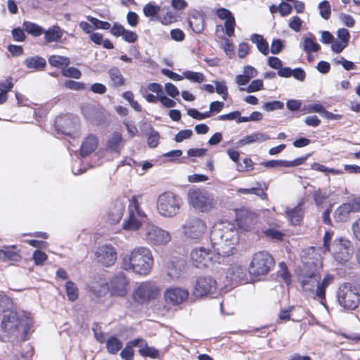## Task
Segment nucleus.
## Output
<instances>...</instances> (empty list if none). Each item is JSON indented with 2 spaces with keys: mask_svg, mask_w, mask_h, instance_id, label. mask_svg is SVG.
Returning a JSON list of instances; mask_svg holds the SVG:
<instances>
[{
  "mask_svg": "<svg viewBox=\"0 0 360 360\" xmlns=\"http://www.w3.org/2000/svg\"><path fill=\"white\" fill-rule=\"evenodd\" d=\"M278 12L280 15L283 17L287 16L291 13L292 7L288 2L282 1L278 5Z\"/></svg>",
  "mask_w": 360,
  "mask_h": 360,
  "instance_id": "nucleus-63",
  "label": "nucleus"
},
{
  "mask_svg": "<svg viewBox=\"0 0 360 360\" xmlns=\"http://www.w3.org/2000/svg\"><path fill=\"white\" fill-rule=\"evenodd\" d=\"M181 230L187 240L198 241L206 233L207 224L200 217H190L181 225Z\"/></svg>",
  "mask_w": 360,
  "mask_h": 360,
  "instance_id": "nucleus-8",
  "label": "nucleus"
},
{
  "mask_svg": "<svg viewBox=\"0 0 360 360\" xmlns=\"http://www.w3.org/2000/svg\"><path fill=\"white\" fill-rule=\"evenodd\" d=\"M117 251L115 248L108 244L99 245L96 252V261L104 266H112L117 259Z\"/></svg>",
  "mask_w": 360,
  "mask_h": 360,
  "instance_id": "nucleus-16",
  "label": "nucleus"
},
{
  "mask_svg": "<svg viewBox=\"0 0 360 360\" xmlns=\"http://www.w3.org/2000/svg\"><path fill=\"white\" fill-rule=\"evenodd\" d=\"M86 18L91 24H93V25L94 26V28L96 30L101 29L107 30H109L111 27L110 22L107 21L100 20L98 18H94L93 16L88 15Z\"/></svg>",
  "mask_w": 360,
  "mask_h": 360,
  "instance_id": "nucleus-46",
  "label": "nucleus"
},
{
  "mask_svg": "<svg viewBox=\"0 0 360 360\" xmlns=\"http://www.w3.org/2000/svg\"><path fill=\"white\" fill-rule=\"evenodd\" d=\"M122 141V134L119 132H114L106 143V150L111 153H120Z\"/></svg>",
  "mask_w": 360,
  "mask_h": 360,
  "instance_id": "nucleus-33",
  "label": "nucleus"
},
{
  "mask_svg": "<svg viewBox=\"0 0 360 360\" xmlns=\"http://www.w3.org/2000/svg\"><path fill=\"white\" fill-rule=\"evenodd\" d=\"M186 262L181 258H174L167 265V276L173 281L177 280L185 272Z\"/></svg>",
  "mask_w": 360,
  "mask_h": 360,
  "instance_id": "nucleus-20",
  "label": "nucleus"
},
{
  "mask_svg": "<svg viewBox=\"0 0 360 360\" xmlns=\"http://www.w3.org/2000/svg\"><path fill=\"white\" fill-rule=\"evenodd\" d=\"M65 290L68 300L74 302L78 298V288L75 283L71 281H67L65 284Z\"/></svg>",
  "mask_w": 360,
  "mask_h": 360,
  "instance_id": "nucleus-42",
  "label": "nucleus"
},
{
  "mask_svg": "<svg viewBox=\"0 0 360 360\" xmlns=\"http://www.w3.org/2000/svg\"><path fill=\"white\" fill-rule=\"evenodd\" d=\"M13 87V83L11 77H8L4 81L0 82V92L8 95V92L11 91Z\"/></svg>",
  "mask_w": 360,
  "mask_h": 360,
  "instance_id": "nucleus-58",
  "label": "nucleus"
},
{
  "mask_svg": "<svg viewBox=\"0 0 360 360\" xmlns=\"http://www.w3.org/2000/svg\"><path fill=\"white\" fill-rule=\"evenodd\" d=\"M98 139L93 134L87 136L82 142L80 147L79 154L82 158L88 156L93 153L98 147Z\"/></svg>",
  "mask_w": 360,
  "mask_h": 360,
  "instance_id": "nucleus-24",
  "label": "nucleus"
},
{
  "mask_svg": "<svg viewBox=\"0 0 360 360\" xmlns=\"http://www.w3.org/2000/svg\"><path fill=\"white\" fill-rule=\"evenodd\" d=\"M275 261L271 255L266 251L255 252L250 263V274L257 276L267 274L274 266Z\"/></svg>",
  "mask_w": 360,
  "mask_h": 360,
  "instance_id": "nucleus-6",
  "label": "nucleus"
},
{
  "mask_svg": "<svg viewBox=\"0 0 360 360\" xmlns=\"http://www.w3.org/2000/svg\"><path fill=\"white\" fill-rule=\"evenodd\" d=\"M193 135V131L191 129L180 130L175 136L174 140L177 143H181L184 140L190 139Z\"/></svg>",
  "mask_w": 360,
  "mask_h": 360,
  "instance_id": "nucleus-60",
  "label": "nucleus"
},
{
  "mask_svg": "<svg viewBox=\"0 0 360 360\" xmlns=\"http://www.w3.org/2000/svg\"><path fill=\"white\" fill-rule=\"evenodd\" d=\"M129 216L123 223L122 227L127 231H136L140 229L142 220L146 218V214L140 208L136 196H133L129 200L128 205Z\"/></svg>",
  "mask_w": 360,
  "mask_h": 360,
  "instance_id": "nucleus-10",
  "label": "nucleus"
},
{
  "mask_svg": "<svg viewBox=\"0 0 360 360\" xmlns=\"http://www.w3.org/2000/svg\"><path fill=\"white\" fill-rule=\"evenodd\" d=\"M110 85L115 88L122 86L125 84V79L119 68L113 66L108 70Z\"/></svg>",
  "mask_w": 360,
  "mask_h": 360,
  "instance_id": "nucleus-32",
  "label": "nucleus"
},
{
  "mask_svg": "<svg viewBox=\"0 0 360 360\" xmlns=\"http://www.w3.org/2000/svg\"><path fill=\"white\" fill-rule=\"evenodd\" d=\"M189 204L201 212H207L214 206L212 195L205 189H191L188 193Z\"/></svg>",
  "mask_w": 360,
  "mask_h": 360,
  "instance_id": "nucleus-9",
  "label": "nucleus"
},
{
  "mask_svg": "<svg viewBox=\"0 0 360 360\" xmlns=\"http://www.w3.org/2000/svg\"><path fill=\"white\" fill-rule=\"evenodd\" d=\"M160 289L153 282H142L134 292V299L139 303L155 300L160 294Z\"/></svg>",
  "mask_w": 360,
  "mask_h": 360,
  "instance_id": "nucleus-13",
  "label": "nucleus"
},
{
  "mask_svg": "<svg viewBox=\"0 0 360 360\" xmlns=\"http://www.w3.org/2000/svg\"><path fill=\"white\" fill-rule=\"evenodd\" d=\"M144 231V238L150 244L156 245H165L171 239L169 232L154 224L146 225Z\"/></svg>",
  "mask_w": 360,
  "mask_h": 360,
  "instance_id": "nucleus-14",
  "label": "nucleus"
},
{
  "mask_svg": "<svg viewBox=\"0 0 360 360\" xmlns=\"http://www.w3.org/2000/svg\"><path fill=\"white\" fill-rule=\"evenodd\" d=\"M22 29L29 34L37 37L43 34L44 28L40 25L30 21H25L22 23Z\"/></svg>",
  "mask_w": 360,
  "mask_h": 360,
  "instance_id": "nucleus-37",
  "label": "nucleus"
},
{
  "mask_svg": "<svg viewBox=\"0 0 360 360\" xmlns=\"http://www.w3.org/2000/svg\"><path fill=\"white\" fill-rule=\"evenodd\" d=\"M310 37H306L303 39L302 49L307 53L317 52L321 49L320 45L316 41V39L311 34Z\"/></svg>",
  "mask_w": 360,
  "mask_h": 360,
  "instance_id": "nucleus-36",
  "label": "nucleus"
},
{
  "mask_svg": "<svg viewBox=\"0 0 360 360\" xmlns=\"http://www.w3.org/2000/svg\"><path fill=\"white\" fill-rule=\"evenodd\" d=\"M32 259L36 265L41 266L48 259V256L44 251L37 249L34 251Z\"/></svg>",
  "mask_w": 360,
  "mask_h": 360,
  "instance_id": "nucleus-50",
  "label": "nucleus"
},
{
  "mask_svg": "<svg viewBox=\"0 0 360 360\" xmlns=\"http://www.w3.org/2000/svg\"><path fill=\"white\" fill-rule=\"evenodd\" d=\"M360 212V199H354L349 202L342 204L334 213L337 221L345 222L347 221L352 212Z\"/></svg>",
  "mask_w": 360,
  "mask_h": 360,
  "instance_id": "nucleus-17",
  "label": "nucleus"
},
{
  "mask_svg": "<svg viewBox=\"0 0 360 360\" xmlns=\"http://www.w3.org/2000/svg\"><path fill=\"white\" fill-rule=\"evenodd\" d=\"M165 10L164 14H160L158 21L160 22L163 25H169L176 19V13L171 11L169 6H165L162 11Z\"/></svg>",
  "mask_w": 360,
  "mask_h": 360,
  "instance_id": "nucleus-39",
  "label": "nucleus"
},
{
  "mask_svg": "<svg viewBox=\"0 0 360 360\" xmlns=\"http://www.w3.org/2000/svg\"><path fill=\"white\" fill-rule=\"evenodd\" d=\"M187 115L197 120H202L210 117V112H200L195 108L188 109Z\"/></svg>",
  "mask_w": 360,
  "mask_h": 360,
  "instance_id": "nucleus-52",
  "label": "nucleus"
},
{
  "mask_svg": "<svg viewBox=\"0 0 360 360\" xmlns=\"http://www.w3.org/2000/svg\"><path fill=\"white\" fill-rule=\"evenodd\" d=\"M122 347V342L115 336L110 337L106 341V348L110 354H116L121 349Z\"/></svg>",
  "mask_w": 360,
  "mask_h": 360,
  "instance_id": "nucleus-40",
  "label": "nucleus"
},
{
  "mask_svg": "<svg viewBox=\"0 0 360 360\" xmlns=\"http://www.w3.org/2000/svg\"><path fill=\"white\" fill-rule=\"evenodd\" d=\"M212 248L223 257L234 253V245L238 243V229L230 221H219L212 228L210 236Z\"/></svg>",
  "mask_w": 360,
  "mask_h": 360,
  "instance_id": "nucleus-1",
  "label": "nucleus"
},
{
  "mask_svg": "<svg viewBox=\"0 0 360 360\" xmlns=\"http://www.w3.org/2000/svg\"><path fill=\"white\" fill-rule=\"evenodd\" d=\"M127 281L123 273L115 275L110 282L109 290L112 295L124 297L127 294Z\"/></svg>",
  "mask_w": 360,
  "mask_h": 360,
  "instance_id": "nucleus-19",
  "label": "nucleus"
},
{
  "mask_svg": "<svg viewBox=\"0 0 360 360\" xmlns=\"http://www.w3.org/2000/svg\"><path fill=\"white\" fill-rule=\"evenodd\" d=\"M263 88V82L262 79H254L248 86L246 89L243 87L240 88V91H246L248 93L256 92L261 90Z\"/></svg>",
  "mask_w": 360,
  "mask_h": 360,
  "instance_id": "nucleus-47",
  "label": "nucleus"
},
{
  "mask_svg": "<svg viewBox=\"0 0 360 360\" xmlns=\"http://www.w3.org/2000/svg\"><path fill=\"white\" fill-rule=\"evenodd\" d=\"M32 324V319L27 315L20 316L17 312L11 311L4 315L1 326L4 331L11 335L22 332V339L26 340Z\"/></svg>",
  "mask_w": 360,
  "mask_h": 360,
  "instance_id": "nucleus-3",
  "label": "nucleus"
},
{
  "mask_svg": "<svg viewBox=\"0 0 360 360\" xmlns=\"http://www.w3.org/2000/svg\"><path fill=\"white\" fill-rule=\"evenodd\" d=\"M235 26H236L235 17H232L231 18L225 20V22H224L225 33L228 37H231L233 36Z\"/></svg>",
  "mask_w": 360,
  "mask_h": 360,
  "instance_id": "nucleus-54",
  "label": "nucleus"
},
{
  "mask_svg": "<svg viewBox=\"0 0 360 360\" xmlns=\"http://www.w3.org/2000/svg\"><path fill=\"white\" fill-rule=\"evenodd\" d=\"M139 352L142 356H148L152 359H158L160 357L159 351L153 347H149L146 342L139 349Z\"/></svg>",
  "mask_w": 360,
  "mask_h": 360,
  "instance_id": "nucleus-41",
  "label": "nucleus"
},
{
  "mask_svg": "<svg viewBox=\"0 0 360 360\" xmlns=\"http://www.w3.org/2000/svg\"><path fill=\"white\" fill-rule=\"evenodd\" d=\"M217 288L215 279L210 276H200L195 281L193 295L197 297L212 295L217 292Z\"/></svg>",
  "mask_w": 360,
  "mask_h": 360,
  "instance_id": "nucleus-15",
  "label": "nucleus"
},
{
  "mask_svg": "<svg viewBox=\"0 0 360 360\" xmlns=\"http://www.w3.org/2000/svg\"><path fill=\"white\" fill-rule=\"evenodd\" d=\"M12 307V300L5 295H0V313L5 312Z\"/></svg>",
  "mask_w": 360,
  "mask_h": 360,
  "instance_id": "nucleus-55",
  "label": "nucleus"
},
{
  "mask_svg": "<svg viewBox=\"0 0 360 360\" xmlns=\"http://www.w3.org/2000/svg\"><path fill=\"white\" fill-rule=\"evenodd\" d=\"M48 60L51 66L62 69L68 67L70 63L69 58L58 55L51 56Z\"/></svg>",
  "mask_w": 360,
  "mask_h": 360,
  "instance_id": "nucleus-38",
  "label": "nucleus"
},
{
  "mask_svg": "<svg viewBox=\"0 0 360 360\" xmlns=\"http://www.w3.org/2000/svg\"><path fill=\"white\" fill-rule=\"evenodd\" d=\"M64 33L65 31L58 25L51 26L47 30L44 29L43 34L44 35L45 44L59 42Z\"/></svg>",
  "mask_w": 360,
  "mask_h": 360,
  "instance_id": "nucleus-25",
  "label": "nucleus"
},
{
  "mask_svg": "<svg viewBox=\"0 0 360 360\" xmlns=\"http://www.w3.org/2000/svg\"><path fill=\"white\" fill-rule=\"evenodd\" d=\"M284 47V41L280 39H274L271 44L270 51L271 53L278 54Z\"/></svg>",
  "mask_w": 360,
  "mask_h": 360,
  "instance_id": "nucleus-57",
  "label": "nucleus"
},
{
  "mask_svg": "<svg viewBox=\"0 0 360 360\" xmlns=\"http://www.w3.org/2000/svg\"><path fill=\"white\" fill-rule=\"evenodd\" d=\"M214 84H215V91H216V92L218 94L221 95L222 98L224 101H226V98H227L229 93H228V88H227V86L226 85L225 82H224V81H222V82L215 81Z\"/></svg>",
  "mask_w": 360,
  "mask_h": 360,
  "instance_id": "nucleus-53",
  "label": "nucleus"
},
{
  "mask_svg": "<svg viewBox=\"0 0 360 360\" xmlns=\"http://www.w3.org/2000/svg\"><path fill=\"white\" fill-rule=\"evenodd\" d=\"M79 119L73 115L58 116L55 120V127L58 134H61L75 139L77 136Z\"/></svg>",
  "mask_w": 360,
  "mask_h": 360,
  "instance_id": "nucleus-12",
  "label": "nucleus"
},
{
  "mask_svg": "<svg viewBox=\"0 0 360 360\" xmlns=\"http://www.w3.org/2000/svg\"><path fill=\"white\" fill-rule=\"evenodd\" d=\"M226 277L233 285L247 283L248 278L246 266L237 263L231 264L227 269Z\"/></svg>",
  "mask_w": 360,
  "mask_h": 360,
  "instance_id": "nucleus-18",
  "label": "nucleus"
},
{
  "mask_svg": "<svg viewBox=\"0 0 360 360\" xmlns=\"http://www.w3.org/2000/svg\"><path fill=\"white\" fill-rule=\"evenodd\" d=\"M320 278V275L314 271L300 276V282L304 290L313 291Z\"/></svg>",
  "mask_w": 360,
  "mask_h": 360,
  "instance_id": "nucleus-23",
  "label": "nucleus"
},
{
  "mask_svg": "<svg viewBox=\"0 0 360 360\" xmlns=\"http://www.w3.org/2000/svg\"><path fill=\"white\" fill-rule=\"evenodd\" d=\"M270 139L269 136L263 132H255L246 136L236 142V147L241 148L254 143H262Z\"/></svg>",
  "mask_w": 360,
  "mask_h": 360,
  "instance_id": "nucleus-26",
  "label": "nucleus"
},
{
  "mask_svg": "<svg viewBox=\"0 0 360 360\" xmlns=\"http://www.w3.org/2000/svg\"><path fill=\"white\" fill-rule=\"evenodd\" d=\"M188 25L193 32L200 34L205 28V18L202 14L194 13L188 18Z\"/></svg>",
  "mask_w": 360,
  "mask_h": 360,
  "instance_id": "nucleus-29",
  "label": "nucleus"
},
{
  "mask_svg": "<svg viewBox=\"0 0 360 360\" xmlns=\"http://www.w3.org/2000/svg\"><path fill=\"white\" fill-rule=\"evenodd\" d=\"M23 64L28 69H32L35 71H41L46 65V60L44 58L39 56H34L26 58Z\"/></svg>",
  "mask_w": 360,
  "mask_h": 360,
  "instance_id": "nucleus-31",
  "label": "nucleus"
},
{
  "mask_svg": "<svg viewBox=\"0 0 360 360\" xmlns=\"http://www.w3.org/2000/svg\"><path fill=\"white\" fill-rule=\"evenodd\" d=\"M65 86L69 89L77 91L85 90L86 89V85L84 83L74 80L67 81L65 83Z\"/></svg>",
  "mask_w": 360,
  "mask_h": 360,
  "instance_id": "nucleus-59",
  "label": "nucleus"
},
{
  "mask_svg": "<svg viewBox=\"0 0 360 360\" xmlns=\"http://www.w3.org/2000/svg\"><path fill=\"white\" fill-rule=\"evenodd\" d=\"M165 90L168 96L172 98H175L179 95V91L177 87L171 82H167L165 84Z\"/></svg>",
  "mask_w": 360,
  "mask_h": 360,
  "instance_id": "nucleus-62",
  "label": "nucleus"
},
{
  "mask_svg": "<svg viewBox=\"0 0 360 360\" xmlns=\"http://www.w3.org/2000/svg\"><path fill=\"white\" fill-rule=\"evenodd\" d=\"M318 8L321 18L324 20H328L331 14V8L329 2L326 0L322 1L319 4Z\"/></svg>",
  "mask_w": 360,
  "mask_h": 360,
  "instance_id": "nucleus-45",
  "label": "nucleus"
},
{
  "mask_svg": "<svg viewBox=\"0 0 360 360\" xmlns=\"http://www.w3.org/2000/svg\"><path fill=\"white\" fill-rule=\"evenodd\" d=\"M283 108L284 103L280 101L265 102L262 105V108L267 112H271L276 110H281Z\"/></svg>",
  "mask_w": 360,
  "mask_h": 360,
  "instance_id": "nucleus-48",
  "label": "nucleus"
},
{
  "mask_svg": "<svg viewBox=\"0 0 360 360\" xmlns=\"http://www.w3.org/2000/svg\"><path fill=\"white\" fill-rule=\"evenodd\" d=\"M263 186L261 183L257 182L255 187H252L250 188H239L237 190V192L241 194H253L261 198L262 200H266L267 198V194L266 193V190L267 189V186L266 184H263Z\"/></svg>",
  "mask_w": 360,
  "mask_h": 360,
  "instance_id": "nucleus-30",
  "label": "nucleus"
},
{
  "mask_svg": "<svg viewBox=\"0 0 360 360\" xmlns=\"http://www.w3.org/2000/svg\"><path fill=\"white\" fill-rule=\"evenodd\" d=\"M333 259L339 264H344L351 258L353 249L351 242L342 237L335 239L328 250Z\"/></svg>",
  "mask_w": 360,
  "mask_h": 360,
  "instance_id": "nucleus-11",
  "label": "nucleus"
},
{
  "mask_svg": "<svg viewBox=\"0 0 360 360\" xmlns=\"http://www.w3.org/2000/svg\"><path fill=\"white\" fill-rule=\"evenodd\" d=\"M285 214L290 224L297 226L303 219L304 210L300 205H297L292 209H286Z\"/></svg>",
  "mask_w": 360,
  "mask_h": 360,
  "instance_id": "nucleus-28",
  "label": "nucleus"
},
{
  "mask_svg": "<svg viewBox=\"0 0 360 360\" xmlns=\"http://www.w3.org/2000/svg\"><path fill=\"white\" fill-rule=\"evenodd\" d=\"M237 221L240 229L249 231L256 222V216L252 212H241L237 214Z\"/></svg>",
  "mask_w": 360,
  "mask_h": 360,
  "instance_id": "nucleus-27",
  "label": "nucleus"
},
{
  "mask_svg": "<svg viewBox=\"0 0 360 360\" xmlns=\"http://www.w3.org/2000/svg\"><path fill=\"white\" fill-rule=\"evenodd\" d=\"M302 21L300 18L297 15L293 16L291 18L288 26L289 27L294 30L295 32H300L301 30Z\"/></svg>",
  "mask_w": 360,
  "mask_h": 360,
  "instance_id": "nucleus-61",
  "label": "nucleus"
},
{
  "mask_svg": "<svg viewBox=\"0 0 360 360\" xmlns=\"http://www.w3.org/2000/svg\"><path fill=\"white\" fill-rule=\"evenodd\" d=\"M124 208L125 205L121 200L112 202L105 215L106 220L111 224L118 223L122 217Z\"/></svg>",
  "mask_w": 360,
  "mask_h": 360,
  "instance_id": "nucleus-21",
  "label": "nucleus"
},
{
  "mask_svg": "<svg viewBox=\"0 0 360 360\" xmlns=\"http://www.w3.org/2000/svg\"><path fill=\"white\" fill-rule=\"evenodd\" d=\"M183 204L182 199L172 192H164L157 200V210L165 217L172 218L179 212Z\"/></svg>",
  "mask_w": 360,
  "mask_h": 360,
  "instance_id": "nucleus-4",
  "label": "nucleus"
},
{
  "mask_svg": "<svg viewBox=\"0 0 360 360\" xmlns=\"http://www.w3.org/2000/svg\"><path fill=\"white\" fill-rule=\"evenodd\" d=\"M183 77L192 82L202 83L205 81V76L202 72L186 70L183 72Z\"/></svg>",
  "mask_w": 360,
  "mask_h": 360,
  "instance_id": "nucleus-43",
  "label": "nucleus"
},
{
  "mask_svg": "<svg viewBox=\"0 0 360 360\" xmlns=\"http://www.w3.org/2000/svg\"><path fill=\"white\" fill-rule=\"evenodd\" d=\"M161 7L153 2H148L143 8V13L150 21H158Z\"/></svg>",
  "mask_w": 360,
  "mask_h": 360,
  "instance_id": "nucleus-34",
  "label": "nucleus"
},
{
  "mask_svg": "<svg viewBox=\"0 0 360 360\" xmlns=\"http://www.w3.org/2000/svg\"><path fill=\"white\" fill-rule=\"evenodd\" d=\"M279 267L280 269L278 271V275L283 278L287 285H289L291 281V276L286 264L284 262H281L279 264Z\"/></svg>",
  "mask_w": 360,
  "mask_h": 360,
  "instance_id": "nucleus-51",
  "label": "nucleus"
},
{
  "mask_svg": "<svg viewBox=\"0 0 360 360\" xmlns=\"http://www.w3.org/2000/svg\"><path fill=\"white\" fill-rule=\"evenodd\" d=\"M62 74L67 77H72L75 79H79L82 73L80 70L75 67H70L66 69H63Z\"/></svg>",
  "mask_w": 360,
  "mask_h": 360,
  "instance_id": "nucleus-56",
  "label": "nucleus"
},
{
  "mask_svg": "<svg viewBox=\"0 0 360 360\" xmlns=\"http://www.w3.org/2000/svg\"><path fill=\"white\" fill-rule=\"evenodd\" d=\"M188 291L186 289L175 287L166 290L165 297L167 301H169L172 304L176 305L182 303L188 297Z\"/></svg>",
  "mask_w": 360,
  "mask_h": 360,
  "instance_id": "nucleus-22",
  "label": "nucleus"
},
{
  "mask_svg": "<svg viewBox=\"0 0 360 360\" xmlns=\"http://www.w3.org/2000/svg\"><path fill=\"white\" fill-rule=\"evenodd\" d=\"M160 134L153 127H150V131L148 136V145L150 148H155L159 143Z\"/></svg>",
  "mask_w": 360,
  "mask_h": 360,
  "instance_id": "nucleus-49",
  "label": "nucleus"
},
{
  "mask_svg": "<svg viewBox=\"0 0 360 360\" xmlns=\"http://www.w3.org/2000/svg\"><path fill=\"white\" fill-rule=\"evenodd\" d=\"M191 261L195 267L203 269L214 263L221 264L224 262V258L221 254L204 247L193 249L190 254Z\"/></svg>",
  "mask_w": 360,
  "mask_h": 360,
  "instance_id": "nucleus-5",
  "label": "nucleus"
},
{
  "mask_svg": "<svg viewBox=\"0 0 360 360\" xmlns=\"http://www.w3.org/2000/svg\"><path fill=\"white\" fill-rule=\"evenodd\" d=\"M310 167H311V169H314V170H316V171H318L320 172H323V173H330L334 175H338V174H340L342 173V172L339 169H335L333 168H328V167H326L325 165H321L318 162L311 163Z\"/></svg>",
  "mask_w": 360,
  "mask_h": 360,
  "instance_id": "nucleus-44",
  "label": "nucleus"
},
{
  "mask_svg": "<svg viewBox=\"0 0 360 360\" xmlns=\"http://www.w3.org/2000/svg\"><path fill=\"white\" fill-rule=\"evenodd\" d=\"M359 297L357 289L351 283L342 284L337 292L338 302L345 309H355L360 303Z\"/></svg>",
  "mask_w": 360,
  "mask_h": 360,
  "instance_id": "nucleus-7",
  "label": "nucleus"
},
{
  "mask_svg": "<svg viewBox=\"0 0 360 360\" xmlns=\"http://www.w3.org/2000/svg\"><path fill=\"white\" fill-rule=\"evenodd\" d=\"M134 351L129 345H126L125 347L120 352V356L124 360H133Z\"/></svg>",
  "mask_w": 360,
  "mask_h": 360,
  "instance_id": "nucleus-64",
  "label": "nucleus"
},
{
  "mask_svg": "<svg viewBox=\"0 0 360 360\" xmlns=\"http://www.w3.org/2000/svg\"><path fill=\"white\" fill-rule=\"evenodd\" d=\"M153 264L150 250L146 247H136L122 262V268L140 275H147Z\"/></svg>",
  "mask_w": 360,
  "mask_h": 360,
  "instance_id": "nucleus-2",
  "label": "nucleus"
},
{
  "mask_svg": "<svg viewBox=\"0 0 360 360\" xmlns=\"http://www.w3.org/2000/svg\"><path fill=\"white\" fill-rule=\"evenodd\" d=\"M250 40L253 44H256L258 51L264 56L269 53L268 42L264 39V37L259 34H252L250 36Z\"/></svg>",
  "mask_w": 360,
  "mask_h": 360,
  "instance_id": "nucleus-35",
  "label": "nucleus"
}]
</instances>
